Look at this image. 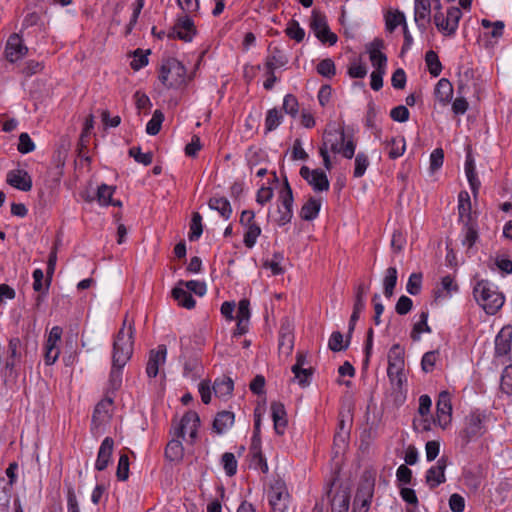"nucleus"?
Here are the masks:
<instances>
[{
  "label": "nucleus",
  "mask_w": 512,
  "mask_h": 512,
  "mask_svg": "<svg viewBox=\"0 0 512 512\" xmlns=\"http://www.w3.org/2000/svg\"><path fill=\"white\" fill-rule=\"evenodd\" d=\"M129 457L126 453H120L117 470H116V478L118 481H126L129 478Z\"/></svg>",
  "instance_id": "603ef678"
},
{
  "label": "nucleus",
  "mask_w": 512,
  "mask_h": 512,
  "mask_svg": "<svg viewBox=\"0 0 512 512\" xmlns=\"http://www.w3.org/2000/svg\"><path fill=\"white\" fill-rule=\"evenodd\" d=\"M406 24V17L404 13L399 10L394 12L388 11L385 15V26L389 33H392L397 26L401 25L403 27Z\"/></svg>",
  "instance_id": "58836bf2"
},
{
  "label": "nucleus",
  "mask_w": 512,
  "mask_h": 512,
  "mask_svg": "<svg viewBox=\"0 0 512 512\" xmlns=\"http://www.w3.org/2000/svg\"><path fill=\"white\" fill-rule=\"evenodd\" d=\"M431 1L430 0H415L414 7V20L418 28L424 32L426 25L431 21Z\"/></svg>",
  "instance_id": "b1692460"
},
{
  "label": "nucleus",
  "mask_w": 512,
  "mask_h": 512,
  "mask_svg": "<svg viewBox=\"0 0 512 512\" xmlns=\"http://www.w3.org/2000/svg\"><path fill=\"white\" fill-rule=\"evenodd\" d=\"M434 93L439 102L446 105L452 100L453 86L447 78H441L435 86Z\"/></svg>",
  "instance_id": "cd10ccee"
},
{
  "label": "nucleus",
  "mask_w": 512,
  "mask_h": 512,
  "mask_svg": "<svg viewBox=\"0 0 512 512\" xmlns=\"http://www.w3.org/2000/svg\"><path fill=\"white\" fill-rule=\"evenodd\" d=\"M163 121V112L159 109L155 110L152 115V118L148 121L146 125V133L152 136L157 135L161 130Z\"/></svg>",
  "instance_id": "de8ad7c7"
},
{
  "label": "nucleus",
  "mask_w": 512,
  "mask_h": 512,
  "mask_svg": "<svg viewBox=\"0 0 512 512\" xmlns=\"http://www.w3.org/2000/svg\"><path fill=\"white\" fill-rule=\"evenodd\" d=\"M269 55L266 57L265 67H268L269 64L274 67V69L285 66L288 63V58L277 46L272 47V43L268 46Z\"/></svg>",
  "instance_id": "473e14b6"
},
{
  "label": "nucleus",
  "mask_w": 512,
  "mask_h": 512,
  "mask_svg": "<svg viewBox=\"0 0 512 512\" xmlns=\"http://www.w3.org/2000/svg\"><path fill=\"white\" fill-rule=\"evenodd\" d=\"M113 448V438L109 436L105 437L99 447L97 459L95 462V469L97 471H104L108 467L112 458Z\"/></svg>",
  "instance_id": "5701e85b"
},
{
  "label": "nucleus",
  "mask_w": 512,
  "mask_h": 512,
  "mask_svg": "<svg viewBox=\"0 0 512 512\" xmlns=\"http://www.w3.org/2000/svg\"><path fill=\"white\" fill-rule=\"evenodd\" d=\"M451 393L448 390H443L439 393L436 403V418L437 424L445 429L451 422L452 416V402Z\"/></svg>",
  "instance_id": "4468645a"
},
{
  "label": "nucleus",
  "mask_w": 512,
  "mask_h": 512,
  "mask_svg": "<svg viewBox=\"0 0 512 512\" xmlns=\"http://www.w3.org/2000/svg\"><path fill=\"white\" fill-rule=\"evenodd\" d=\"M167 355V348L164 344L158 345L156 349L149 352L146 365V373L149 378H155L159 373V367L164 364Z\"/></svg>",
  "instance_id": "4be33fe9"
},
{
  "label": "nucleus",
  "mask_w": 512,
  "mask_h": 512,
  "mask_svg": "<svg viewBox=\"0 0 512 512\" xmlns=\"http://www.w3.org/2000/svg\"><path fill=\"white\" fill-rule=\"evenodd\" d=\"M375 479L365 472L358 485L353 505L370 508L374 495Z\"/></svg>",
  "instance_id": "f8f14e48"
},
{
  "label": "nucleus",
  "mask_w": 512,
  "mask_h": 512,
  "mask_svg": "<svg viewBox=\"0 0 512 512\" xmlns=\"http://www.w3.org/2000/svg\"><path fill=\"white\" fill-rule=\"evenodd\" d=\"M128 154L130 157H133L136 162L145 166L150 165L153 161V153L150 151L142 153L140 146L131 147L128 151Z\"/></svg>",
  "instance_id": "5fc2aeb1"
},
{
  "label": "nucleus",
  "mask_w": 512,
  "mask_h": 512,
  "mask_svg": "<svg viewBox=\"0 0 512 512\" xmlns=\"http://www.w3.org/2000/svg\"><path fill=\"white\" fill-rule=\"evenodd\" d=\"M429 311L428 309L422 310L419 314V320L413 325L410 338L417 342L420 340L422 333H431V327L428 325Z\"/></svg>",
  "instance_id": "7c9ffc66"
},
{
  "label": "nucleus",
  "mask_w": 512,
  "mask_h": 512,
  "mask_svg": "<svg viewBox=\"0 0 512 512\" xmlns=\"http://www.w3.org/2000/svg\"><path fill=\"white\" fill-rule=\"evenodd\" d=\"M165 458L170 462H180L184 456V447L182 442L178 439L170 440L164 452Z\"/></svg>",
  "instance_id": "72a5a7b5"
},
{
  "label": "nucleus",
  "mask_w": 512,
  "mask_h": 512,
  "mask_svg": "<svg viewBox=\"0 0 512 512\" xmlns=\"http://www.w3.org/2000/svg\"><path fill=\"white\" fill-rule=\"evenodd\" d=\"M171 294L173 299L177 301L178 305L183 308L193 309L196 305V301L192 294L188 290L183 289V286H180L179 284L172 289Z\"/></svg>",
  "instance_id": "c756f323"
},
{
  "label": "nucleus",
  "mask_w": 512,
  "mask_h": 512,
  "mask_svg": "<svg viewBox=\"0 0 512 512\" xmlns=\"http://www.w3.org/2000/svg\"><path fill=\"white\" fill-rule=\"evenodd\" d=\"M447 465L448 457L442 456L437 460L436 465L431 466L426 471L425 482L431 490L435 489L440 484L446 481L445 470L447 468Z\"/></svg>",
  "instance_id": "dca6fc26"
},
{
  "label": "nucleus",
  "mask_w": 512,
  "mask_h": 512,
  "mask_svg": "<svg viewBox=\"0 0 512 512\" xmlns=\"http://www.w3.org/2000/svg\"><path fill=\"white\" fill-rule=\"evenodd\" d=\"M158 79L166 89H180L187 85V69L178 59L168 57L162 61Z\"/></svg>",
  "instance_id": "7ed1b4c3"
},
{
  "label": "nucleus",
  "mask_w": 512,
  "mask_h": 512,
  "mask_svg": "<svg viewBox=\"0 0 512 512\" xmlns=\"http://www.w3.org/2000/svg\"><path fill=\"white\" fill-rule=\"evenodd\" d=\"M192 423V425H200V417L196 411H187L179 422L178 427L175 430V436L177 438H184L185 429Z\"/></svg>",
  "instance_id": "f704fd0d"
},
{
  "label": "nucleus",
  "mask_w": 512,
  "mask_h": 512,
  "mask_svg": "<svg viewBox=\"0 0 512 512\" xmlns=\"http://www.w3.org/2000/svg\"><path fill=\"white\" fill-rule=\"evenodd\" d=\"M212 389L216 397H227L232 395L234 382L229 376L222 375L215 379Z\"/></svg>",
  "instance_id": "c85d7f7f"
},
{
  "label": "nucleus",
  "mask_w": 512,
  "mask_h": 512,
  "mask_svg": "<svg viewBox=\"0 0 512 512\" xmlns=\"http://www.w3.org/2000/svg\"><path fill=\"white\" fill-rule=\"evenodd\" d=\"M500 388L507 395L512 394V366L504 368L501 375Z\"/></svg>",
  "instance_id": "774afa93"
},
{
  "label": "nucleus",
  "mask_w": 512,
  "mask_h": 512,
  "mask_svg": "<svg viewBox=\"0 0 512 512\" xmlns=\"http://www.w3.org/2000/svg\"><path fill=\"white\" fill-rule=\"evenodd\" d=\"M383 48H385V42L382 38L378 37L366 46L374 70H386L387 56L385 53L381 52Z\"/></svg>",
  "instance_id": "a211bd4d"
},
{
  "label": "nucleus",
  "mask_w": 512,
  "mask_h": 512,
  "mask_svg": "<svg viewBox=\"0 0 512 512\" xmlns=\"http://www.w3.org/2000/svg\"><path fill=\"white\" fill-rule=\"evenodd\" d=\"M271 417L274 424V431L282 436L288 426V416L284 404L280 401H273L270 405Z\"/></svg>",
  "instance_id": "412c9836"
},
{
  "label": "nucleus",
  "mask_w": 512,
  "mask_h": 512,
  "mask_svg": "<svg viewBox=\"0 0 512 512\" xmlns=\"http://www.w3.org/2000/svg\"><path fill=\"white\" fill-rule=\"evenodd\" d=\"M150 54V50L144 52L141 48H137L133 51V60L130 62V67L134 71H139L143 67L148 65V55Z\"/></svg>",
  "instance_id": "8fccbe9b"
},
{
  "label": "nucleus",
  "mask_w": 512,
  "mask_h": 512,
  "mask_svg": "<svg viewBox=\"0 0 512 512\" xmlns=\"http://www.w3.org/2000/svg\"><path fill=\"white\" fill-rule=\"evenodd\" d=\"M439 357L438 350L426 352L421 359V368L425 373L432 372Z\"/></svg>",
  "instance_id": "052dcab7"
},
{
  "label": "nucleus",
  "mask_w": 512,
  "mask_h": 512,
  "mask_svg": "<svg viewBox=\"0 0 512 512\" xmlns=\"http://www.w3.org/2000/svg\"><path fill=\"white\" fill-rule=\"evenodd\" d=\"M285 34L290 38L300 43L304 40L305 31L300 26L297 20L291 19L285 29Z\"/></svg>",
  "instance_id": "49530a36"
},
{
  "label": "nucleus",
  "mask_w": 512,
  "mask_h": 512,
  "mask_svg": "<svg viewBox=\"0 0 512 512\" xmlns=\"http://www.w3.org/2000/svg\"><path fill=\"white\" fill-rule=\"evenodd\" d=\"M291 495L284 479L275 478L268 490V501L272 512H286L290 503Z\"/></svg>",
  "instance_id": "0eeeda50"
},
{
  "label": "nucleus",
  "mask_w": 512,
  "mask_h": 512,
  "mask_svg": "<svg viewBox=\"0 0 512 512\" xmlns=\"http://www.w3.org/2000/svg\"><path fill=\"white\" fill-rule=\"evenodd\" d=\"M477 303L488 315H495L504 305L505 297L488 280H478L473 288Z\"/></svg>",
  "instance_id": "f03ea898"
},
{
  "label": "nucleus",
  "mask_w": 512,
  "mask_h": 512,
  "mask_svg": "<svg viewBox=\"0 0 512 512\" xmlns=\"http://www.w3.org/2000/svg\"><path fill=\"white\" fill-rule=\"evenodd\" d=\"M512 348V326L505 325L495 337V357H503L510 353Z\"/></svg>",
  "instance_id": "6ab92c4d"
},
{
  "label": "nucleus",
  "mask_w": 512,
  "mask_h": 512,
  "mask_svg": "<svg viewBox=\"0 0 512 512\" xmlns=\"http://www.w3.org/2000/svg\"><path fill=\"white\" fill-rule=\"evenodd\" d=\"M198 31L193 19L186 13L178 17L171 31L167 33L169 39H179L184 42H191Z\"/></svg>",
  "instance_id": "9b49d317"
},
{
  "label": "nucleus",
  "mask_w": 512,
  "mask_h": 512,
  "mask_svg": "<svg viewBox=\"0 0 512 512\" xmlns=\"http://www.w3.org/2000/svg\"><path fill=\"white\" fill-rule=\"evenodd\" d=\"M44 69V63L37 60H28L21 69V73L25 77H31L40 73Z\"/></svg>",
  "instance_id": "69168bd1"
},
{
  "label": "nucleus",
  "mask_w": 512,
  "mask_h": 512,
  "mask_svg": "<svg viewBox=\"0 0 512 512\" xmlns=\"http://www.w3.org/2000/svg\"><path fill=\"white\" fill-rule=\"evenodd\" d=\"M405 349L399 344H393L388 353L387 376L393 380L394 374H402L405 367Z\"/></svg>",
  "instance_id": "2eb2a0df"
},
{
  "label": "nucleus",
  "mask_w": 512,
  "mask_h": 512,
  "mask_svg": "<svg viewBox=\"0 0 512 512\" xmlns=\"http://www.w3.org/2000/svg\"><path fill=\"white\" fill-rule=\"evenodd\" d=\"M282 119L283 116L277 108L269 109L265 118L266 133L275 130L281 124Z\"/></svg>",
  "instance_id": "09e8293b"
},
{
  "label": "nucleus",
  "mask_w": 512,
  "mask_h": 512,
  "mask_svg": "<svg viewBox=\"0 0 512 512\" xmlns=\"http://www.w3.org/2000/svg\"><path fill=\"white\" fill-rule=\"evenodd\" d=\"M115 190H116L115 186H109L104 183L101 184L100 186H98L96 196H97V201L99 202V204L102 206H108V201L111 200Z\"/></svg>",
  "instance_id": "bf43d9fd"
},
{
  "label": "nucleus",
  "mask_w": 512,
  "mask_h": 512,
  "mask_svg": "<svg viewBox=\"0 0 512 512\" xmlns=\"http://www.w3.org/2000/svg\"><path fill=\"white\" fill-rule=\"evenodd\" d=\"M462 17V11L459 7H456V6H451L447 9V16H446V20L448 22V30L446 32V36H453L455 35L457 29H458V25H459V21Z\"/></svg>",
  "instance_id": "4c0bfd02"
},
{
  "label": "nucleus",
  "mask_w": 512,
  "mask_h": 512,
  "mask_svg": "<svg viewBox=\"0 0 512 512\" xmlns=\"http://www.w3.org/2000/svg\"><path fill=\"white\" fill-rule=\"evenodd\" d=\"M239 223L245 228L243 243L246 248L255 246L257 238L261 235V227L255 221V212L250 209L243 210L240 214Z\"/></svg>",
  "instance_id": "1a4fd4ad"
},
{
  "label": "nucleus",
  "mask_w": 512,
  "mask_h": 512,
  "mask_svg": "<svg viewBox=\"0 0 512 512\" xmlns=\"http://www.w3.org/2000/svg\"><path fill=\"white\" fill-rule=\"evenodd\" d=\"M27 53L28 48L24 45L22 37L17 33L11 34L5 46L6 59L9 62L14 63L24 57Z\"/></svg>",
  "instance_id": "f3484780"
},
{
  "label": "nucleus",
  "mask_w": 512,
  "mask_h": 512,
  "mask_svg": "<svg viewBox=\"0 0 512 512\" xmlns=\"http://www.w3.org/2000/svg\"><path fill=\"white\" fill-rule=\"evenodd\" d=\"M458 218H464L474 214L472 211V203L469 193L466 190H461L458 194Z\"/></svg>",
  "instance_id": "a19ab883"
},
{
  "label": "nucleus",
  "mask_w": 512,
  "mask_h": 512,
  "mask_svg": "<svg viewBox=\"0 0 512 512\" xmlns=\"http://www.w3.org/2000/svg\"><path fill=\"white\" fill-rule=\"evenodd\" d=\"M208 206L210 209L216 210L225 220H228L232 215V207L226 197H211Z\"/></svg>",
  "instance_id": "2f4dec72"
},
{
  "label": "nucleus",
  "mask_w": 512,
  "mask_h": 512,
  "mask_svg": "<svg viewBox=\"0 0 512 512\" xmlns=\"http://www.w3.org/2000/svg\"><path fill=\"white\" fill-rule=\"evenodd\" d=\"M316 71L319 75L331 79L336 75V66L331 58H326L317 64Z\"/></svg>",
  "instance_id": "3c124183"
},
{
  "label": "nucleus",
  "mask_w": 512,
  "mask_h": 512,
  "mask_svg": "<svg viewBox=\"0 0 512 512\" xmlns=\"http://www.w3.org/2000/svg\"><path fill=\"white\" fill-rule=\"evenodd\" d=\"M126 323L127 316L113 341L112 367L109 374V388L107 389L113 398L115 392L120 389L122 384V369L133 355L134 324L130 323L128 331L125 332Z\"/></svg>",
  "instance_id": "f257e3e1"
},
{
  "label": "nucleus",
  "mask_w": 512,
  "mask_h": 512,
  "mask_svg": "<svg viewBox=\"0 0 512 512\" xmlns=\"http://www.w3.org/2000/svg\"><path fill=\"white\" fill-rule=\"evenodd\" d=\"M235 420V414L231 411L223 410L216 414L212 428L217 434H223L225 430L232 426Z\"/></svg>",
  "instance_id": "bb28decb"
},
{
  "label": "nucleus",
  "mask_w": 512,
  "mask_h": 512,
  "mask_svg": "<svg viewBox=\"0 0 512 512\" xmlns=\"http://www.w3.org/2000/svg\"><path fill=\"white\" fill-rule=\"evenodd\" d=\"M310 28L322 44L333 46L337 43L338 36L330 30L325 14L317 9L312 11Z\"/></svg>",
  "instance_id": "6e6552de"
},
{
  "label": "nucleus",
  "mask_w": 512,
  "mask_h": 512,
  "mask_svg": "<svg viewBox=\"0 0 512 512\" xmlns=\"http://www.w3.org/2000/svg\"><path fill=\"white\" fill-rule=\"evenodd\" d=\"M396 284L397 269L396 267H389L386 269L385 277L383 279L384 295L387 298L392 297Z\"/></svg>",
  "instance_id": "37998d69"
},
{
  "label": "nucleus",
  "mask_w": 512,
  "mask_h": 512,
  "mask_svg": "<svg viewBox=\"0 0 512 512\" xmlns=\"http://www.w3.org/2000/svg\"><path fill=\"white\" fill-rule=\"evenodd\" d=\"M369 165V159L368 156L363 153L359 152L355 157V167L353 171V176L355 178H360L365 174V171Z\"/></svg>",
  "instance_id": "680f3d73"
},
{
  "label": "nucleus",
  "mask_w": 512,
  "mask_h": 512,
  "mask_svg": "<svg viewBox=\"0 0 512 512\" xmlns=\"http://www.w3.org/2000/svg\"><path fill=\"white\" fill-rule=\"evenodd\" d=\"M465 173H466L467 180H468V183H469L471 191H472L473 198H474V200H477L478 195H479V190L481 187V182L478 178V175L476 172V167H475V161H474V158L470 151L466 155Z\"/></svg>",
  "instance_id": "393cba45"
},
{
  "label": "nucleus",
  "mask_w": 512,
  "mask_h": 512,
  "mask_svg": "<svg viewBox=\"0 0 512 512\" xmlns=\"http://www.w3.org/2000/svg\"><path fill=\"white\" fill-rule=\"evenodd\" d=\"M356 144L352 139H349L343 146H340L338 139L330 146L333 153H341L346 159H351L355 153Z\"/></svg>",
  "instance_id": "a18cd8bd"
},
{
  "label": "nucleus",
  "mask_w": 512,
  "mask_h": 512,
  "mask_svg": "<svg viewBox=\"0 0 512 512\" xmlns=\"http://www.w3.org/2000/svg\"><path fill=\"white\" fill-rule=\"evenodd\" d=\"M281 176L283 179L282 187L278 193L277 199V212L279 217L275 219V223L282 227L291 222L293 218V204H294V195L293 190L290 186L287 176L281 172Z\"/></svg>",
  "instance_id": "39448f33"
},
{
  "label": "nucleus",
  "mask_w": 512,
  "mask_h": 512,
  "mask_svg": "<svg viewBox=\"0 0 512 512\" xmlns=\"http://www.w3.org/2000/svg\"><path fill=\"white\" fill-rule=\"evenodd\" d=\"M422 273H412L408 279L406 290L409 294L415 296L420 294L422 289Z\"/></svg>",
  "instance_id": "e2e57ef3"
},
{
  "label": "nucleus",
  "mask_w": 512,
  "mask_h": 512,
  "mask_svg": "<svg viewBox=\"0 0 512 512\" xmlns=\"http://www.w3.org/2000/svg\"><path fill=\"white\" fill-rule=\"evenodd\" d=\"M339 481V471H334L326 487V496L331 506V512H348L350 505V489L339 485L333 494V487Z\"/></svg>",
  "instance_id": "423d86ee"
},
{
  "label": "nucleus",
  "mask_w": 512,
  "mask_h": 512,
  "mask_svg": "<svg viewBox=\"0 0 512 512\" xmlns=\"http://www.w3.org/2000/svg\"><path fill=\"white\" fill-rule=\"evenodd\" d=\"M386 147L388 150V157L391 160H395L401 157L406 149V142L403 136L392 137L391 140L387 141Z\"/></svg>",
  "instance_id": "c9c22d12"
},
{
  "label": "nucleus",
  "mask_w": 512,
  "mask_h": 512,
  "mask_svg": "<svg viewBox=\"0 0 512 512\" xmlns=\"http://www.w3.org/2000/svg\"><path fill=\"white\" fill-rule=\"evenodd\" d=\"M294 346V335L289 330V328H285L283 325L280 328L279 331V344L278 349L281 353H284L286 355L290 354L292 352Z\"/></svg>",
  "instance_id": "e433bc0d"
},
{
  "label": "nucleus",
  "mask_w": 512,
  "mask_h": 512,
  "mask_svg": "<svg viewBox=\"0 0 512 512\" xmlns=\"http://www.w3.org/2000/svg\"><path fill=\"white\" fill-rule=\"evenodd\" d=\"M282 109L286 114L290 115L292 118L297 117L299 112V102L297 97L293 94L285 95L283 99Z\"/></svg>",
  "instance_id": "864d4df0"
},
{
  "label": "nucleus",
  "mask_w": 512,
  "mask_h": 512,
  "mask_svg": "<svg viewBox=\"0 0 512 512\" xmlns=\"http://www.w3.org/2000/svg\"><path fill=\"white\" fill-rule=\"evenodd\" d=\"M321 209V199L309 197L302 205L299 216L304 221H312L318 217Z\"/></svg>",
  "instance_id": "a878e982"
},
{
  "label": "nucleus",
  "mask_w": 512,
  "mask_h": 512,
  "mask_svg": "<svg viewBox=\"0 0 512 512\" xmlns=\"http://www.w3.org/2000/svg\"><path fill=\"white\" fill-rule=\"evenodd\" d=\"M203 233L202 216L199 212H193L190 222V231L188 239L190 241H197Z\"/></svg>",
  "instance_id": "c03bdc74"
},
{
  "label": "nucleus",
  "mask_w": 512,
  "mask_h": 512,
  "mask_svg": "<svg viewBox=\"0 0 512 512\" xmlns=\"http://www.w3.org/2000/svg\"><path fill=\"white\" fill-rule=\"evenodd\" d=\"M299 174L315 192L328 191L330 188V182L326 173L319 168L310 170L309 167L302 166Z\"/></svg>",
  "instance_id": "ddd939ff"
},
{
  "label": "nucleus",
  "mask_w": 512,
  "mask_h": 512,
  "mask_svg": "<svg viewBox=\"0 0 512 512\" xmlns=\"http://www.w3.org/2000/svg\"><path fill=\"white\" fill-rule=\"evenodd\" d=\"M462 232L464 233V239L462 240V244L464 246H467L468 248H472L479 239V228H462Z\"/></svg>",
  "instance_id": "338daca9"
},
{
  "label": "nucleus",
  "mask_w": 512,
  "mask_h": 512,
  "mask_svg": "<svg viewBox=\"0 0 512 512\" xmlns=\"http://www.w3.org/2000/svg\"><path fill=\"white\" fill-rule=\"evenodd\" d=\"M56 262H57V247H53L52 250L49 253L48 261H47V268H46V288L45 293H47L48 288L51 284L53 274L55 272L56 268Z\"/></svg>",
  "instance_id": "6e6d98bb"
},
{
  "label": "nucleus",
  "mask_w": 512,
  "mask_h": 512,
  "mask_svg": "<svg viewBox=\"0 0 512 512\" xmlns=\"http://www.w3.org/2000/svg\"><path fill=\"white\" fill-rule=\"evenodd\" d=\"M6 182L13 188L28 192L32 189L33 182L30 174L23 169H14L7 173Z\"/></svg>",
  "instance_id": "aec40b11"
},
{
  "label": "nucleus",
  "mask_w": 512,
  "mask_h": 512,
  "mask_svg": "<svg viewBox=\"0 0 512 512\" xmlns=\"http://www.w3.org/2000/svg\"><path fill=\"white\" fill-rule=\"evenodd\" d=\"M351 342V338H347L344 341L343 334L340 331H334L330 335L329 341H328V348L332 352H340L345 351Z\"/></svg>",
  "instance_id": "ea45409f"
},
{
  "label": "nucleus",
  "mask_w": 512,
  "mask_h": 512,
  "mask_svg": "<svg viewBox=\"0 0 512 512\" xmlns=\"http://www.w3.org/2000/svg\"><path fill=\"white\" fill-rule=\"evenodd\" d=\"M199 368H201L199 359L196 357H191L184 362L183 375L185 377L196 379L200 377V375L198 374Z\"/></svg>",
  "instance_id": "4d7b16f0"
},
{
  "label": "nucleus",
  "mask_w": 512,
  "mask_h": 512,
  "mask_svg": "<svg viewBox=\"0 0 512 512\" xmlns=\"http://www.w3.org/2000/svg\"><path fill=\"white\" fill-rule=\"evenodd\" d=\"M221 462L227 476L232 477L237 473V460L233 453L225 452L221 457Z\"/></svg>",
  "instance_id": "13d9d810"
},
{
  "label": "nucleus",
  "mask_w": 512,
  "mask_h": 512,
  "mask_svg": "<svg viewBox=\"0 0 512 512\" xmlns=\"http://www.w3.org/2000/svg\"><path fill=\"white\" fill-rule=\"evenodd\" d=\"M348 75L351 78L362 79L367 75V66L361 60H354L348 67Z\"/></svg>",
  "instance_id": "0e129e2a"
},
{
  "label": "nucleus",
  "mask_w": 512,
  "mask_h": 512,
  "mask_svg": "<svg viewBox=\"0 0 512 512\" xmlns=\"http://www.w3.org/2000/svg\"><path fill=\"white\" fill-rule=\"evenodd\" d=\"M486 419V413L479 409L472 410L465 417L464 426L458 434L462 447H466L470 442L482 437L486 433L487 428L484 424Z\"/></svg>",
  "instance_id": "20e7f679"
},
{
  "label": "nucleus",
  "mask_w": 512,
  "mask_h": 512,
  "mask_svg": "<svg viewBox=\"0 0 512 512\" xmlns=\"http://www.w3.org/2000/svg\"><path fill=\"white\" fill-rule=\"evenodd\" d=\"M425 63L429 73L433 77H438L443 69V66L439 60L438 54L434 50H429L425 54Z\"/></svg>",
  "instance_id": "79ce46f5"
},
{
  "label": "nucleus",
  "mask_w": 512,
  "mask_h": 512,
  "mask_svg": "<svg viewBox=\"0 0 512 512\" xmlns=\"http://www.w3.org/2000/svg\"><path fill=\"white\" fill-rule=\"evenodd\" d=\"M113 404L114 398L110 395V391L106 390L104 398L94 407L91 419V430H98L102 425L110 421L112 418Z\"/></svg>",
  "instance_id": "9d476101"
}]
</instances>
